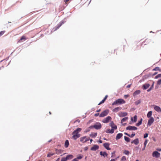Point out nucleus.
Instances as JSON below:
<instances>
[{
	"label": "nucleus",
	"mask_w": 161,
	"mask_h": 161,
	"mask_svg": "<svg viewBox=\"0 0 161 161\" xmlns=\"http://www.w3.org/2000/svg\"><path fill=\"white\" fill-rule=\"evenodd\" d=\"M81 130V129L80 128H77L76 130H74L73 132V136L72 138L75 140L76 139L80 136V134H78Z\"/></svg>",
	"instance_id": "obj_1"
},
{
	"label": "nucleus",
	"mask_w": 161,
	"mask_h": 161,
	"mask_svg": "<svg viewBox=\"0 0 161 161\" xmlns=\"http://www.w3.org/2000/svg\"><path fill=\"white\" fill-rule=\"evenodd\" d=\"M125 103V101L123 99L119 98L115 100L114 103H113L112 105H121L123 104H124Z\"/></svg>",
	"instance_id": "obj_2"
},
{
	"label": "nucleus",
	"mask_w": 161,
	"mask_h": 161,
	"mask_svg": "<svg viewBox=\"0 0 161 161\" xmlns=\"http://www.w3.org/2000/svg\"><path fill=\"white\" fill-rule=\"evenodd\" d=\"M102 127V125L101 124L99 123H97L95 125L91 126L90 128H94L98 130L100 129Z\"/></svg>",
	"instance_id": "obj_3"
},
{
	"label": "nucleus",
	"mask_w": 161,
	"mask_h": 161,
	"mask_svg": "<svg viewBox=\"0 0 161 161\" xmlns=\"http://www.w3.org/2000/svg\"><path fill=\"white\" fill-rule=\"evenodd\" d=\"M108 110H106L103 111L99 115V117H103L106 116L109 113Z\"/></svg>",
	"instance_id": "obj_4"
},
{
	"label": "nucleus",
	"mask_w": 161,
	"mask_h": 161,
	"mask_svg": "<svg viewBox=\"0 0 161 161\" xmlns=\"http://www.w3.org/2000/svg\"><path fill=\"white\" fill-rule=\"evenodd\" d=\"M89 140V138H87L86 136H83L80 138V142L82 143H85Z\"/></svg>",
	"instance_id": "obj_5"
},
{
	"label": "nucleus",
	"mask_w": 161,
	"mask_h": 161,
	"mask_svg": "<svg viewBox=\"0 0 161 161\" xmlns=\"http://www.w3.org/2000/svg\"><path fill=\"white\" fill-rule=\"evenodd\" d=\"M160 154L157 151L153 152L152 154V156L153 157L156 158L159 157L160 156Z\"/></svg>",
	"instance_id": "obj_6"
},
{
	"label": "nucleus",
	"mask_w": 161,
	"mask_h": 161,
	"mask_svg": "<svg viewBox=\"0 0 161 161\" xmlns=\"http://www.w3.org/2000/svg\"><path fill=\"white\" fill-rule=\"evenodd\" d=\"M111 118L110 116H108L106 118L103 119L102 122L104 123H108L110 120H111Z\"/></svg>",
	"instance_id": "obj_7"
},
{
	"label": "nucleus",
	"mask_w": 161,
	"mask_h": 161,
	"mask_svg": "<svg viewBox=\"0 0 161 161\" xmlns=\"http://www.w3.org/2000/svg\"><path fill=\"white\" fill-rule=\"evenodd\" d=\"M154 119L153 117H150L149 119L148 120L147 123V125L149 126L151 125L154 122Z\"/></svg>",
	"instance_id": "obj_8"
},
{
	"label": "nucleus",
	"mask_w": 161,
	"mask_h": 161,
	"mask_svg": "<svg viewBox=\"0 0 161 161\" xmlns=\"http://www.w3.org/2000/svg\"><path fill=\"white\" fill-rule=\"evenodd\" d=\"M126 129L129 130H136L137 129V128L135 126L130 125L126 127Z\"/></svg>",
	"instance_id": "obj_9"
},
{
	"label": "nucleus",
	"mask_w": 161,
	"mask_h": 161,
	"mask_svg": "<svg viewBox=\"0 0 161 161\" xmlns=\"http://www.w3.org/2000/svg\"><path fill=\"white\" fill-rule=\"evenodd\" d=\"M110 126L112 128V129L116 130L117 129L116 125H115L113 121H111L110 123Z\"/></svg>",
	"instance_id": "obj_10"
},
{
	"label": "nucleus",
	"mask_w": 161,
	"mask_h": 161,
	"mask_svg": "<svg viewBox=\"0 0 161 161\" xmlns=\"http://www.w3.org/2000/svg\"><path fill=\"white\" fill-rule=\"evenodd\" d=\"M154 109L156 111L158 112H161V108L157 106H154Z\"/></svg>",
	"instance_id": "obj_11"
},
{
	"label": "nucleus",
	"mask_w": 161,
	"mask_h": 161,
	"mask_svg": "<svg viewBox=\"0 0 161 161\" xmlns=\"http://www.w3.org/2000/svg\"><path fill=\"white\" fill-rule=\"evenodd\" d=\"M27 39V38L25 36L23 35L21 37L20 39L18 41V42H21L23 41H25Z\"/></svg>",
	"instance_id": "obj_12"
},
{
	"label": "nucleus",
	"mask_w": 161,
	"mask_h": 161,
	"mask_svg": "<svg viewBox=\"0 0 161 161\" xmlns=\"http://www.w3.org/2000/svg\"><path fill=\"white\" fill-rule=\"evenodd\" d=\"M103 145L105 148L108 150H110V148L109 147V144L108 143H106L103 144Z\"/></svg>",
	"instance_id": "obj_13"
},
{
	"label": "nucleus",
	"mask_w": 161,
	"mask_h": 161,
	"mask_svg": "<svg viewBox=\"0 0 161 161\" xmlns=\"http://www.w3.org/2000/svg\"><path fill=\"white\" fill-rule=\"evenodd\" d=\"M99 148V146L98 145H94L91 148V150L92 151H96Z\"/></svg>",
	"instance_id": "obj_14"
},
{
	"label": "nucleus",
	"mask_w": 161,
	"mask_h": 161,
	"mask_svg": "<svg viewBox=\"0 0 161 161\" xmlns=\"http://www.w3.org/2000/svg\"><path fill=\"white\" fill-rule=\"evenodd\" d=\"M123 134L121 133L117 134L116 137V139L118 140L120 139L123 136Z\"/></svg>",
	"instance_id": "obj_15"
},
{
	"label": "nucleus",
	"mask_w": 161,
	"mask_h": 161,
	"mask_svg": "<svg viewBox=\"0 0 161 161\" xmlns=\"http://www.w3.org/2000/svg\"><path fill=\"white\" fill-rule=\"evenodd\" d=\"M150 86V85L149 84H145L143 86V89L144 90L147 89Z\"/></svg>",
	"instance_id": "obj_16"
},
{
	"label": "nucleus",
	"mask_w": 161,
	"mask_h": 161,
	"mask_svg": "<svg viewBox=\"0 0 161 161\" xmlns=\"http://www.w3.org/2000/svg\"><path fill=\"white\" fill-rule=\"evenodd\" d=\"M114 129H111L110 130L109 129H108L106 131V132L107 133H113L114 132Z\"/></svg>",
	"instance_id": "obj_17"
},
{
	"label": "nucleus",
	"mask_w": 161,
	"mask_h": 161,
	"mask_svg": "<svg viewBox=\"0 0 161 161\" xmlns=\"http://www.w3.org/2000/svg\"><path fill=\"white\" fill-rule=\"evenodd\" d=\"M141 91L140 90H137L135 91L133 94V96H135L137 95L140 94Z\"/></svg>",
	"instance_id": "obj_18"
},
{
	"label": "nucleus",
	"mask_w": 161,
	"mask_h": 161,
	"mask_svg": "<svg viewBox=\"0 0 161 161\" xmlns=\"http://www.w3.org/2000/svg\"><path fill=\"white\" fill-rule=\"evenodd\" d=\"M137 119V116L135 115L133 118H131V120L133 122H136Z\"/></svg>",
	"instance_id": "obj_19"
},
{
	"label": "nucleus",
	"mask_w": 161,
	"mask_h": 161,
	"mask_svg": "<svg viewBox=\"0 0 161 161\" xmlns=\"http://www.w3.org/2000/svg\"><path fill=\"white\" fill-rule=\"evenodd\" d=\"M100 153L101 155L103 156L104 157L107 156L108 155L107 153L105 152H103L101 151L100 152Z\"/></svg>",
	"instance_id": "obj_20"
},
{
	"label": "nucleus",
	"mask_w": 161,
	"mask_h": 161,
	"mask_svg": "<svg viewBox=\"0 0 161 161\" xmlns=\"http://www.w3.org/2000/svg\"><path fill=\"white\" fill-rule=\"evenodd\" d=\"M69 141L68 140H67L65 141L64 143V147L66 148H67L69 145Z\"/></svg>",
	"instance_id": "obj_21"
},
{
	"label": "nucleus",
	"mask_w": 161,
	"mask_h": 161,
	"mask_svg": "<svg viewBox=\"0 0 161 161\" xmlns=\"http://www.w3.org/2000/svg\"><path fill=\"white\" fill-rule=\"evenodd\" d=\"M56 154H58L60 153H63V150H58L57 149H56Z\"/></svg>",
	"instance_id": "obj_22"
},
{
	"label": "nucleus",
	"mask_w": 161,
	"mask_h": 161,
	"mask_svg": "<svg viewBox=\"0 0 161 161\" xmlns=\"http://www.w3.org/2000/svg\"><path fill=\"white\" fill-rule=\"evenodd\" d=\"M67 160L71 159L73 158V156L72 155H69L66 157Z\"/></svg>",
	"instance_id": "obj_23"
},
{
	"label": "nucleus",
	"mask_w": 161,
	"mask_h": 161,
	"mask_svg": "<svg viewBox=\"0 0 161 161\" xmlns=\"http://www.w3.org/2000/svg\"><path fill=\"white\" fill-rule=\"evenodd\" d=\"M127 113L126 112H121L119 114V115L120 116H125L127 115Z\"/></svg>",
	"instance_id": "obj_24"
},
{
	"label": "nucleus",
	"mask_w": 161,
	"mask_h": 161,
	"mask_svg": "<svg viewBox=\"0 0 161 161\" xmlns=\"http://www.w3.org/2000/svg\"><path fill=\"white\" fill-rule=\"evenodd\" d=\"M121 109V108H120L119 107H117L114 109L113 110V111L114 112H118L119 110H120Z\"/></svg>",
	"instance_id": "obj_25"
},
{
	"label": "nucleus",
	"mask_w": 161,
	"mask_h": 161,
	"mask_svg": "<svg viewBox=\"0 0 161 161\" xmlns=\"http://www.w3.org/2000/svg\"><path fill=\"white\" fill-rule=\"evenodd\" d=\"M134 143L136 145L138 144L139 143V141L138 139H136L135 140H133V142H131V143Z\"/></svg>",
	"instance_id": "obj_26"
},
{
	"label": "nucleus",
	"mask_w": 161,
	"mask_h": 161,
	"mask_svg": "<svg viewBox=\"0 0 161 161\" xmlns=\"http://www.w3.org/2000/svg\"><path fill=\"white\" fill-rule=\"evenodd\" d=\"M152 112L151 111H149L147 114V117L148 118L151 117V116L152 115Z\"/></svg>",
	"instance_id": "obj_27"
},
{
	"label": "nucleus",
	"mask_w": 161,
	"mask_h": 161,
	"mask_svg": "<svg viewBox=\"0 0 161 161\" xmlns=\"http://www.w3.org/2000/svg\"><path fill=\"white\" fill-rule=\"evenodd\" d=\"M123 153L124 154L127 155H128L130 153L128 151L126 150H125L124 151Z\"/></svg>",
	"instance_id": "obj_28"
},
{
	"label": "nucleus",
	"mask_w": 161,
	"mask_h": 161,
	"mask_svg": "<svg viewBox=\"0 0 161 161\" xmlns=\"http://www.w3.org/2000/svg\"><path fill=\"white\" fill-rule=\"evenodd\" d=\"M128 119V117H125V118H123L121 120V122L122 123H123V122L125 121Z\"/></svg>",
	"instance_id": "obj_29"
},
{
	"label": "nucleus",
	"mask_w": 161,
	"mask_h": 161,
	"mask_svg": "<svg viewBox=\"0 0 161 161\" xmlns=\"http://www.w3.org/2000/svg\"><path fill=\"white\" fill-rule=\"evenodd\" d=\"M62 25V23H60L59 24H58V26L56 27L55 31L57 30Z\"/></svg>",
	"instance_id": "obj_30"
},
{
	"label": "nucleus",
	"mask_w": 161,
	"mask_h": 161,
	"mask_svg": "<svg viewBox=\"0 0 161 161\" xmlns=\"http://www.w3.org/2000/svg\"><path fill=\"white\" fill-rule=\"evenodd\" d=\"M125 140L127 142H129L130 141V139L128 137L125 136L124 137Z\"/></svg>",
	"instance_id": "obj_31"
},
{
	"label": "nucleus",
	"mask_w": 161,
	"mask_h": 161,
	"mask_svg": "<svg viewBox=\"0 0 161 161\" xmlns=\"http://www.w3.org/2000/svg\"><path fill=\"white\" fill-rule=\"evenodd\" d=\"M54 154V153H49L47 155V157H51V156H53Z\"/></svg>",
	"instance_id": "obj_32"
},
{
	"label": "nucleus",
	"mask_w": 161,
	"mask_h": 161,
	"mask_svg": "<svg viewBox=\"0 0 161 161\" xmlns=\"http://www.w3.org/2000/svg\"><path fill=\"white\" fill-rule=\"evenodd\" d=\"M153 71H160V68L159 67H155L153 69Z\"/></svg>",
	"instance_id": "obj_33"
},
{
	"label": "nucleus",
	"mask_w": 161,
	"mask_h": 161,
	"mask_svg": "<svg viewBox=\"0 0 161 161\" xmlns=\"http://www.w3.org/2000/svg\"><path fill=\"white\" fill-rule=\"evenodd\" d=\"M160 77H161V74H159L158 75H157L155 77V79H157V78H160Z\"/></svg>",
	"instance_id": "obj_34"
},
{
	"label": "nucleus",
	"mask_w": 161,
	"mask_h": 161,
	"mask_svg": "<svg viewBox=\"0 0 161 161\" xmlns=\"http://www.w3.org/2000/svg\"><path fill=\"white\" fill-rule=\"evenodd\" d=\"M157 84L158 85H160L161 84V79L159 80L158 81Z\"/></svg>",
	"instance_id": "obj_35"
},
{
	"label": "nucleus",
	"mask_w": 161,
	"mask_h": 161,
	"mask_svg": "<svg viewBox=\"0 0 161 161\" xmlns=\"http://www.w3.org/2000/svg\"><path fill=\"white\" fill-rule=\"evenodd\" d=\"M5 31H2L0 32V36L3 35L5 33Z\"/></svg>",
	"instance_id": "obj_36"
},
{
	"label": "nucleus",
	"mask_w": 161,
	"mask_h": 161,
	"mask_svg": "<svg viewBox=\"0 0 161 161\" xmlns=\"http://www.w3.org/2000/svg\"><path fill=\"white\" fill-rule=\"evenodd\" d=\"M115 151H114L112 153V155L111 156V157H114L115 156L114 154H115Z\"/></svg>",
	"instance_id": "obj_37"
},
{
	"label": "nucleus",
	"mask_w": 161,
	"mask_h": 161,
	"mask_svg": "<svg viewBox=\"0 0 161 161\" xmlns=\"http://www.w3.org/2000/svg\"><path fill=\"white\" fill-rule=\"evenodd\" d=\"M140 101L139 100L135 102V104L136 105H137L138 104H140Z\"/></svg>",
	"instance_id": "obj_38"
},
{
	"label": "nucleus",
	"mask_w": 161,
	"mask_h": 161,
	"mask_svg": "<svg viewBox=\"0 0 161 161\" xmlns=\"http://www.w3.org/2000/svg\"><path fill=\"white\" fill-rule=\"evenodd\" d=\"M105 101L103 99L99 103H98V105H100L101 104L103 103Z\"/></svg>",
	"instance_id": "obj_39"
},
{
	"label": "nucleus",
	"mask_w": 161,
	"mask_h": 161,
	"mask_svg": "<svg viewBox=\"0 0 161 161\" xmlns=\"http://www.w3.org/2000/svg\"><path fill=\"white\" fill-rule=\"evenodd\" d=\"M147 140H146L144 143V145H145V147H144V148H143L142 149V150H144V149H145V146H146V144H147Z\"/></svg>",
	"instance_id": "obj_40"
},
{
	"label": "nucleus",
	"mask_w": 161,
	"mask_h": 161,
	"mask_svg": "<svg viewBox=\"0 0 161 161\" xmlns=\"http://www.w3.org/2000/svg\"><path fill=\"white\" fill-rule=\"evenodd\" d=\"M67 160L66 158H62L61 161H66Z\"/></svg>",
	"instance_id": "obj_41"
},
{
	"label": "nucleus",
	"mask_w": 161,
	"mask_h": 161,
	"mask_svg": "<svg viewBox=\"0 0 161 161\" xmlns=\"http://www.w3.org/2000/svg\"><path fill=\"white\" fill-rule=\"evenodd\" d=\"M148 134L147 133H146L145 134L144 136V138H146L148 136Z\"/></svg>",
	"instance_id": "obj_42"
},
{
	"label": "nucleus",
	"mask_w": 161,
	"mask_h": 161,
	"mask_svg": "<svg viewBox=\"0 0 161 161\" xmlns=\"http://www.w3.org/2000/svg\"><path fill=\"white\" fill-rule=\"evenodd\" d=\"M129 96V95H125L124 96V97L125 98H127Z\"/></svg>",
	"instance_id": "obj_43"
},
{
	"label": "nucleus",
	"mask_w": 161,
	"mask_h": 161,
	"mask_svg": "<svg viewBox=\"0 0 161 161\" xmlns=\"http://www.w3.org/2000/svg\"><path fill=\"white\" fill-rule=\"evenodd\" d=\"M82 158V157L81 156H78L77 158H78V159H81Z\"/></svg>",
	"instance_id": "obj_44"
},
{
	"label": "nucleus",
	"mask_w": 161,
	"mask_h": 161,
	"mask_svg": "<svg viewBox=\"0 0 161 161\" xmlns=\"http://www.w3.org/2000/svg\"><path fill=\"white\" fill-rule=\"evenodd\" d=\"M141 125V120H140L139 121V122L137 124H136V125L137 126H138V125Z\"/></svg>",
	"instance_id": "obj_45"
},
{
	"label": "nucleus",
	"mask_w": 161,
	"mask_h": 161,
	"mask_svg": "<svg viewBox=\"0 0 161 161\" xmlns=\"http://www.w3.org/2000/svg\"><path fill=\"white\" fill-rule=\"evenodd\" d=\"M88 148L87 147H85L84 148V150L85 151H86L88 150Z\"/></svg>",
	"instance_id": "obj_46"
},
{
	"label": "nucleus",
	"mask_w": 161,
	"mask_h": 161,
	"mask_svg": "<svg viewBox=\"0 0 161 161\" xmlns=\"http://www.w3.org/2000/svg\"><path fill=\"white\" fill-rule=\"evenodd\" d=\"M71 161H78V158H75L73 159Z\"/></svg>",
	"instance_id": "obj_47"
},
{
	"label": "nucleus",
	"mask_w": 161,
	"mask_h": 161,
	"mask_svg": "<svg viewBox=\"0 0 161 161\" xmlns=\"http://www.w3.org/2000/svg\"><path fill=\"white\" fill-rule=\"evenodd\" d=\"M156 150L157 151H159V152L161 151V148H157Z\"/></svg>",
	"instance_id": "obj_48"
},
{
	"label": "nucleus",
	"mask_w": 161,
	"mask_h": 161,
	"mask_svg": "<svg viewBox=\"0 0 161 161\" xmlns=\"http://www.w3.org/2000/svg\"><path fill=\"white\" fill-rule=\"evenodd\" d=\"M152 89V87H150L149 89L147 90L148 92H150Z\"/></svg>",
	"instance_id": "obj_49"
},
{
	"label": "nucleus",
	"mask_w": 161,
	"mask_h": 161,
	"mask_svg": "<svg viewBox=\"0 0 161 161\" xmlns=\"http://www.w3.org/2000/svg\"><path fill=\"white\" fill-rule=\"evenodd\" d=\"M107 97H108V96L107 95L105 96V97H104V99H103L105 101L106 99L107 98Z\"/></svg>",
	"instance_id": "obj_50"
},
{
	"label": "nucleus",
	"mask_w": 161,
	"mask_h": 161,
	"mask_svg": "<svg viewBox=\"0 0 161 161\" xmlns=\"http://www.w3.org/2000/svg\"><path fill=\"white\" fill-rule=\"evenodd\" d=\"M124 159H125V160H126V158L125 156H123L122 158V160Z\"/></svg>",
	"instance_id": "obj_51"
},
{
	"label": "nucleus",
	"mask_w": 161,
	"mask_h": 161,
	"mask_svg": "<svg viewBox=\"0 0 161 161\" xmlns=\"http://www.w3.org/2000/svg\"><path fill=\"white\" fill-rule=\"evenodd\" d=\"M135 134H131L130 136L132 137L134 136H135Z\"/></svg>",
	"instance_id": "obj_52"
},
{
	"label": "nucleus",
	"mask_w": 161,
	"mask_h": 161,
	"mask_svg": "<svg viewBox=\"0 0 161 161\" xmlns=\"http://www.w3.org/2000/svg\"><path fill=\"white\" fill-rule=\"evenodd\" d=\"M131 84L128 85L126 86L127 88H129L130 87Z\"/></svg>",
	"instance_id": "obj_53"
},
{
	"label": "nucleus",
	"mask_w": 161,
	"mask_h": 161,
	"mask_svg": "<svg viewBox=\"0 0 161 161\" xmlns=\"http://www.w3.org/2000/svg\"><path fill=\"white\" fill-rule=\"evenodd\" d=\"M99 114V113H97V114H95V116H98Z\"/></svg>",
	"instance_id": "obj_54"
},
{
	"label": "nucleus",
	"mask_w": 161,
	"mask_h": 161,
	"mask_svg": "<svg viewBox=\"0 0 161 161\" xmlns=\"http://www.w3.org/2000/svg\"><path fill=\"white\" fill-rule=\"evenodd\" d=\"M116 159H117V158H116V159H111L110 161H115Z\"/></svg>",
	"instance_id": "obj_55"
},
{
	"label": "nucleus",
	"mask_w": 161,
	"mask_h": 161,
	"mask_svg": "<svg viewBox=\"0 0 161 161\" xmlns=\"http://www.w3.org/2000/svg\"><path fill=\"white\" fill-rule=\"evenodd\" d=\"M97 136V133H95L93 135V136L94 137H96Z\"/></svg>",
	"instance_id": "obj_56"
},
{
	"label": "nucleus",
	"mask_w": 161,
	"mask_h": 161,
	"mask_svg": "<svg viewBox=\"0 0 161 161\" xmlns=\"http://www.w3.org/2000/svg\"><path fill=\"white\" fill-rule=\"evenodd\" d=\"M69 0H64V2L65 3H66L67 2H68V1H69Z\"/></svg>",
	"instance_id": "obj_57"
},
{
	"label": "nucleus",
	"mask_w": 161,
	"mask_h": 161,
	"mask_svg": "<svg viewBox=\"0 0 161 161\" xmlns=\"http://www.w3.org/2000/svg\"><path fill=\"white\" fill-rule=\"evenodd\" d=\"M99 142L100 143H102L103 142L101 140H99Z\"/></svg>",
	"instance_id": "obj_58"
},
{
	"label": "nucleus",
	"mask_w": 161,
	"mask_h": 161,
	"mask_svg": "<svg viewBox=\"0 0 161 161\" xmlns=\"http://www.w3.org/2000/svg\"><path fill=\"white\" fill-rule=\"evenodd\" d=\"M158 73L157 72H155L153 74V75H156Z\"/></svg>",
	"instance_id": "obj_59"
},
{
	"label": "nucleus",
	"mask_w": 161,
	"mask_h": 161,
	"mask_svg": "<svg viewBox=\"0 0 161 161\" xmlns=\"http://www.w3.org/2000/svg\"><path fill=\"white\" fill-rule=\"evenodd\" d=\"M154 82H153V84H152V86H151L150 87H152V89L153 88V85H154Z\"/></svg>",
	"instance_id": "obj_60"
},
{
	"label": "nucleus",
	"mask_w": 161,
	"mask_h": 161,
	"mask_svg": "<svg viewBox=\"0 0 161 161\" xmlns=\"http://www.w3.org/2000/svg\"><path fill=\"white\" fill-rule=\"evenodd\" d=\"M100 111V109H99V110H97L96 111V112H99Z\"/></svg>",
	"instance_id": "obj_61"
},
{
	"label": "nucleus",
	"mask_w": 161,
	"mask_h": 161,
	"mask_svg": "<svg viewBox=\"0 0 161 161\" xmlns=\"http://www.w3.org/2000/svg\"><path fill=\"white\" fill-rule=\"evenodd\" d=\"M125 134H126V135H128V136H130V135H129L127 133H125Z\"/></svg>",
	"instance_id": "obj_62"
},
{
	"label": "nucleus",
	"mask_w": 161,
	"mask_h": 161,
	"mask_svg": "<svg viewBox=\"0 0 161 161\" xmlns=\"http://www.w3.org/2000/svg\"><path fill=\"white\" fill-rule=\"evenodd\" d=\"M92 139H91L90 140V142H92Z\"/></svg>",
	"instance_id": "obj_63"
},
{
	"label": "nucleus",
	"mask_w": 161,
	"mask_h": 161,
	"mask_svg": "<svg viewBox=\"0 0 161 161\" xmlns=\"http://www.w3.org/2000/svg\"><path fill=\"white\" fill-rule=\"evenodd\" d=\"M153 141H156V140L155 139V138L153 139Z\"/></svg>",
	"instance_id": "obj_64"
}]
</instances>
